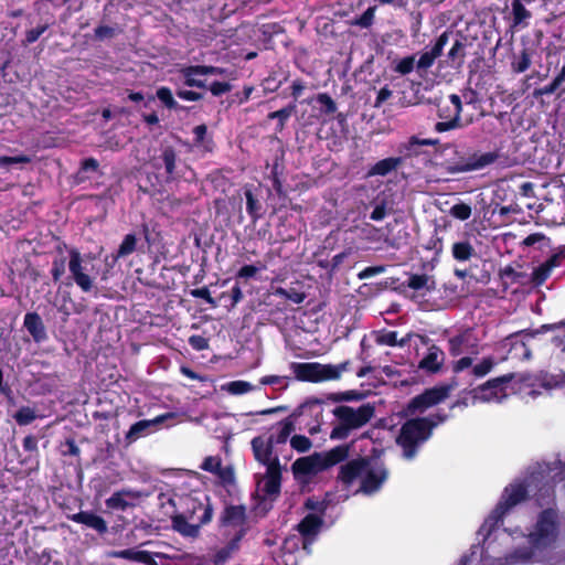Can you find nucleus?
I'll use <instances>...</instances> for the list:
<instances>
[{
  "label": "nucleus",
  "instance_id": "obj_35",
  "mask_svg": "<svg viewBox=\"0 0 565 565\" xmlns=\"http://www.w3.org/2000/svg\"><path fill=\"white\" fill-rule=\"evenodd\" d=\"M452 257L457 262H468L476 256V250L469 241H460L452 244Z\"/></svg>",
  "mask_w": 565,
  "mask_h": 565
},
{
  "label": "nucleus",
  "instance_id": "obj_24",
  "mask_svg": "<svg viewBox=\"0 0 565 565\" xmlns=\"http://www.w3.org/2000/svg\"><path fill=\"white\" fill-rule=\"evenodd\" d=\"M565 259V252L551 255L545 262L535 267L529 278L534 287L542 286L552 275L554 268L559 267Z\"/></svg>",
  "mask_w": 565,
  "mask_h": 565
},
{
  "label": "nucleus",
  "instance_id": "obj_62",
  "mask_svg": "<svg viewBox=\"0 0 565 565\" xmlns=\"http://www.w3.org/2000/svg\"><path fill=\"white\" fill-rule=\"evenodd\" d=\"M191 295L194 298L203 299L205 302H207L212 308H215L217 306L215 299L211 296V292L206 286L192 289Z\"/></svg>",
  "mask_w": 565,
  "mask_h": 565
},
{
  "label": "nucleus",
  "instance_id": "obj_54",
  "mask_svg": "<svg viewBox=\"0 0 565 565\" xmlns=\"http://www.w3.org/2000/svg\"><path fill=\"white\" fill-rule=\"evenodd\" d=\"M450 215L460 221H467L472 213L471 206L467 203L459 202L450 207Z\"/></svg>",
  "mask_w": 565,
  "mask_h": 565
},
{
  "label": "nucleus",
  "instance_id": "obj_34",
  "mask_svg": "<svg viewBox=\"0 0 565 565\" xmlns=\"http://www.w3.org/2000/svg\"><path fill=\"white\" fill-rule=\"evenodd\" d=\"M499 276L505 286L524 285L530 278L525 273L515 270L511 265L500 268Z\"/></svg>",
  "mask_w": 565,
  "mask_h": 565
},
{
  "label": "nucleus",
  "instance_id": "obj_49",
  "mask_svg": "<svg viewBox=\"0 0 565 565\" xmlns=\"http://www.w3.org/2000/svg\"><path fill=\"white\" fill-rule=\"evenodd\" d=\"M137 237L135 234H127L118 249L116 250V257H126L136 250Z\"/></svg>",
  "mask_w": 565,
  "mask_h": 565
},
{
  "label": "nucleus",
  "instance_id": "obj_17",
  "mask_svg": "<svg viewBox=\"0 0 565 565\" xmlns=\"http://www.w3.org/2000/svg\"><path fill=\"white\" fill-rule=\"evenodd\" d=\"M291 471L298 483H308L312 476L323 471L320 461V452L296 459L291 465Z\"/></svg>",
  "mask_w": 565,
  "mask_h": 565
},
{
  "label": "nucleus",
  "instance_id": "obj_38",
  "mask_svg": "<svg viewBox=\"0 0 565 565\" xmlns=\"http://www.w3.org/2000/svg\"><path fill=\"white\" fill-rule=\"evenodd\" d=\"M411 340V334H406L402 339H397V331H386L383 330L376 337V343L388 347H399L403 348L408 344Z\"/></svg>",
  "mask_w": 565,
  "mask_h": 565
},
{
  "label": "nucleus",
  "instance_id": "obj_16",
  "mask_svg": "<svg viewBox=\"0 0 565 565\" xmlns=\"http://www.w3.org/2000/svg\"><path fill=\"white\" fill-rule=\"evenodd\" d=\"M448 352L452 358L462 354H478L479 340L472 329H465L448 339Z\"/></svg>",
  "mask_w": 565,
  "mask_h": 565
},
{
  "label": "nucleus",
  "instance_id": "obj_55",
  "mask_svg": "<svg viewBox=\"0 0 565 565\" xmlns=\"http://www.w3.org/2000/svg\"><path fill=\"white\" fill-rule=\"evenodd\" d=\"M99 169V162L90 157V158H85L84 160H82L81 162V168H79V171L77 172V178L79 181H84L85 179H87L86 175H84V173L90 171V172H97Z\"/></svg>",
  "mask_w": 565,
  "mask_h": 565
},
{
  "label": "nucleus",
  "instance_id": "obj_14",
  "mask_svg": "<svg viewBox=\"0 0 565 565\" xmlns=\"http://www.w3.org/2000/svg\"><path fill=\"white\" fill-rule=\"evenodd\" d=\"M540 331L522 330L505 337L501 345L508 350L507 359L524 361L531 358L532 351L529 342L535 338Z\"/></svg>",
  "mask_w": 565,
  "mask_h": 565
},
{
  "label": "nucleus",
  "instance_id": "obj_52",
  "mask_svg": "<svg viewBox=\"0 0 565 565\" xmlns=\"http://www.w3.org/2000/svg\"><path fill=\"white\" fill-rule=\"evenodd\" d=\"M513 24L519 25L531 17V12L524 7L521 0L512 1Z\"/></svg>",
  "mask_w": 565,
  "mask_h": 565
},
{
  "label": "nucleus",
  "instance_id": "obj_51",
  "mask_svg": "<svg viewBox=\"0 0 565 565\" xmlns=\"http://www.w3.org/2000/svg\"><path fill=\"white\" fill-rule=\"evenodd\" d=\"M316 100L321 106V114L333 115L337 111V104L329 94L319 93L316 97Z\"/></svg>",
  "mask_w": 565,
  "mask_h": 565
},
{
  "label": "nucleus",
  "instance_id": "obj_50",
  "mask_svg": "<svg viewBox=\"0 0 565 565\" xmlns=\"http://www.w3.org/2000/svg\"><path fill=\"white\" fill-rule=\"evenodd\" d=\"M376 7H369L360 17L354 18L351 21V25H356L362 29H369L374 22Z\"/></svg>",
  "mask_w": 565,
  "mask_h": 565
},
{
  "label": "nucleus",
  "instance_id": "obj_29",
  "mask_svg": "<svg viewBox=\"0 0 565 565\" xmlns=\"http://www.w3.org/2000/svg\"><path fill=\"white\" fill-rule=\"evenodd\" d=\"M109 556L115 558H122L131 562L142 563L145 565H158L154 556L164 557L162 553H152L149 551H137L134 548H126L120 551L110 552Z\"/></svg>",
  "mask_w": 565,
  "mask_h": 565
},
{
  "label": "nucleus",
  "instance_id": "obj_1",
  "mask_svg": "<svg viewBox=\"0 0 565 565\" xmlns=\"http://www.w3.org/2000/svg\"><path fill=\"white\" fill-rule=\"evenodd\" d=\"M175 505V509L167 511L166 515L171 519L172 530L183 537H199L201 527L213 519L214 510L209 497L202 502L191 494H181Z\"/></svg>",
  "mask_w": 565,
  "mask_h": 565
},
{
  "label": "nucleus",
  "instance_id": "obj_21",
  "mask_svg": "<svg viewBox=\"0 0 565 565\" xmlns=\"http://www.w3.org/2000/svg\"><path fill=\"white\" fill-rule=\"evenodd\" d=\"M371 463L369 457H358L342 465L339 470L338 480L345 486H351L358 478L362 477Z\"/></svg>",
  "mask_w": 565,
  "mask_h": 565
},
{
  "label": "nucleus",
  "instance_id": "obj_53",
  "mask_svg": "<svg viewBox=\"0 0 565 565\" xmlns=\"http://www.w3.org/2000/svg\"><path fill=\"white\" fill-rule=\"evenodd\" d=\"M65 269H66V257H64V256L55 257L52 262V268H51V276L55 284L61 281L62 277L65 274Z\"/></svg>",
  "mask_w": 565,
  "mask_h": 565
},
{
  "label": "nucleus",
  "instance_id": "obj_45",
  "mask_svg": "<svg viewBox=\"0 0 565 565\" xmlns=\"http://www.w3.org/2000/svg\"><path fill=\"white\" fill-rule=\"evenodd\" d=\"M38 415L34 408L29 406L20 407L13 415L14 420L19 426H26L36 419Z\"/></svg>",
  "mask_w": 565,
  "mask_h": 565
},
{
  "label": "nucleus",
  "instance_id": "obj_60",
  "mask_svg": "<svg viewBox=\"0 0 565 565\" xmlns=\"http://www.w3.org/2000/svg\"><path fill=\"white\" fill-rule=\"evenodd\" d=\"M303 507H305V509L318 512L319 513L318 515L323 516V514L326 513L328 504H327L326 501H320V500H317L315 498H307L306 501H305Z\"/></svg>",
  "mask_w": 565,
  "mask_h": 565
},
{
  "label": "nucleus",
  "instance_id": "obj_10",
  "mask_svg": "<svg viewBox=\"0 0 565 565\" xmlns=\"http://www.w3.org/2000/svg\"><path fill=\"white\" fill-rule=\"evenodd\" d=\"M535 481H537V477L532 475L527 481V484L515 483L507 487L503 491L501 500L491 513V519H493L495 523L501 522L504 515L512 508L527 499L529 488H531Z\"/></svg>",
  "mask_w": 565,
  "mask_h": 565
},
{
  "label": "nucleus",
  "instance_id": "obj_25",
  "mask_svg": "<svg viewBox=\"0 0 565 565\" xmlns=\"http://www.w3.org/2000/svg\"><path fill=\"white\" fill-rule=\"evenodd\" d=\"M281 490V466L279 458H275L273 462L266 467L265 482L263 486V492L271 498H276L280 494Z\"/></svg>",
  "mask_w": 565,
  "mask_h": 565
},
{
  "label": "nucleus",
  "instance_id": "obj_33",
  "mask_svg": "<svg viewBox=\"0 0 565 565\" xmlns=\"http://www.w3.org/2000/svg\"><path fill=\"white\" fill-rule=\"evenodd\" d=\"M537 507L545 509L555 503V487L550 481L543 483L534 494Z\"/></svg>",
  "mask_w": 565,
  "mask_h": 565
},
{
  "label": "nucleus",
  "instance_id": "obj_61",
  "mask_svg": "<svg viewBox=\"0 0 565 565\" xmlns=\"http://www.w3.org/2000/svg\"><path fill=\"white\" fill-rule=\"evenodd\" d=\"M49 29V24L38 25L34 29L26 31L23 43L25 45L32 44L39 40V38Z\"/></svg>",
  "mask_w": 565,
  "mask_h": 565
},
{
  "label": "nucleus",
  "instance_id": "obj_43",
  "mask_svg": "<svg viewBox=\"0 0 565 565\" xmlns=\"http://www.w3.org/2000/svg\"><path fill=\"white\" fill-rule=\"evenodd\" d=\"M438 143V139L430 138H419L417 136H412L406 143L403 145V149L406 152V156L417 154L416 148L419 146H435Z\"/></svg>",
  "mask_w": 565,
  "mask_h": 565
},
{
  "label": "nucleus",
  "instance_id": "obj_4",
  "mask_svg": "<svg viewBox=\"0 0 565 565\" xmlns=\"http://www.w3.org/2000/svg\"><path fill=\"white\" fill-rule=\"evenodd\" d=\"M435 427L436 423H431L426 417L406 420L396 438L397 445L403 449V456L408 460L413 459L417 455L418 448L430 438Z\"/></svg>",
  "mask_w": 565,
  "mask_h": 565
},
{
  "label": "nucleus",
  "instance_id": "obj_56",
  "mask_svg": "<svg viewBox=\"0 0 565 565\" xmlns=\"http://www.w3.org/2000/svg\"><path fill=\"white\" fill-rule=\"evenodd\" d=\"M290 446L298 452H307L308 450H310L312 443L305 435H294L290 439Z\"/></svg>",
  "mask_w": 565,
  "mask_h": 565
},
{
  "label": "nucleus",
  "instance_id": "obj_47",
  "mask_svg": "<svg viewBox=\"0 0 565 565\" xmlns=\"http://www.w3.org/2000/svg\"><path fill=\"white\" fill-rule=\"evenodd\" d=\"M531 55L527 49H523L520 55L514 56L511 67L514 73H524L531 65Z\"/></svg>",
  "mask_w": 565,
  "mask_h": 565
},
{
  "label": "nucleus",
  "instance_id": "obj_22",
  "mask_svg": "<svg viewBox=\"0 0 565 565\" xmlns=\"http://www.w3.org/2000/svg\"><path fill=\"white\" fill-rule=\"evenodd\" d=\"M387 477L388 471L383 465L377 467L370 465L362 477L359 491L367 495L373 494L381 489Z\"/></svg>",
  "mask_w": 565,
  "mask_h": 565
},
{
  "label": "nucleus",
  "instance_id": "obj_6",
  "mask_svg": "<svg viewBox=\"0 0 565 565\" xmlns=\"http://www.w3.org/2000/svg\"><path fill=\"white\" fill-rule=\"evenodd\" d=\"M323 403V399L311 397L308 398L306 402H303L301 405H299L290 415V417L281 420L279 423L280 429L277 434H270L267 439L271 441L274 446L277 445H286L289 436L295 430V425L292 419H297L305 414H309L310 416H315L317 418V424L308 429L310 435H315L320 431V422L318 420V417L322 416V408L321 405Z\"/></svg>",
  "mask_w": 565,
  "mask_h": 565
},
{
  "label": "nucleus",
  "instance_id": "obj_37",
  "mask_svg": "<svg viewBox=\"0 0 565 565\" xmlns=\"http://www.w3.org/2000/svg\"><path fill=\"white\" fill-rule=\"evenodd\" d=\"M296 107L295 103H290L286 107L267 115L268 120L277 119L276 132H281L285 129L286 122L296 111Z\"/></svg>",
  "mask_w": 565,
  "mask_h": 565
},
{
  "label": "nucleus",
  "instance_id": "obj_64",
  "mask_svg": "<svg viewBox=\"0 0 565 565\" xmlns=\"http://www.w3.org/2000/svg\"><path fill=\"white\" fill-rule=\"evenodd\" d=\"M175 95L180 99L188 100V102H198V100L203 99V97H204L203 93H199V92L190 90V89H184V88H178L175 90Z\"/></svg>",
  "mask_w": 565,
  "mask_h": 565
},
{
  "label": "nucleus",
  "instance_id": "obj_15",
  "mask_svg": "<svg viewBox=\"0 0 565 565\" xmlns=\"http://www.w3.org/2000/svg\"><path fill=\"white\" fill-rule=\"evenodd\" d=\"M290 366L295 377L301 382L321 383L331 381L330 377L335 375L328 364L319 362H292Z\"/></svg>",
  "mask_w": 565,
  "mask_h": 565
},
{
  "label": "nucleus",
  "instance_id": "obj_42",
  "mask_svg": "<svg viewBox=\"0 0 565 565\" xmlns=\"http://www.w3.org/2000/svg\"><path fill=\"white\" fill-rule=\"evenodd\" d=\"M364 396L365 395L362 392H359L356 390H350L345 392L329 393L327 395V399L333 403L356 402L363 399Z\"/></svg>",
  "mask_w": 565,
  "mask_h": 565
},
{
  "label": "nucleus",
  "instance_id": "obj_48",
  "mask_svg": "<svg viewBox=\"0 0 565 565\" xmlns=\"http://www.w3.org/2000/svg\"><path fill=\"white\" fill-rule=\"evenodd\" d=\"M416 68V55H408L395 62L393 71L401 74L407 75Z\"/></svg>",
  "mask_w": 565,
  "mask_h": 565
},
{
  "label": "nucleus",
  "instance_id": "obj_36",
  "mask_svg": "<svg viewBox=\"0 0 565 565\" xmlns=\"http://www.w3.org/2000/svg\"><path fill=\"white\" fill-rule=\"evenodd\" d=\"M131 495L130 490H121L114 492L108 499H106L105 504L107 509L113 511H126L131 504L126 500V497Z\"/></svg>",
  "mask_w": 565,
  "mask_h": 565
},
{
  "label": "nucleus",
  "instance_id": "obj_11",
  "mask_svg": "<svg viewBox=\"0 0 565 565\" xmlns=\"http://www.w3.org/2000/svg\"><path fill=\"white\" fill-rule=\"evenodd\" d=\"M452 385L443 384L430 388H426L422 394L414 396L405 406L404 414L406 416H414L422 414L428 408L440 404L450 394Z\"/></svg>",
  "mask_w": 565,
  "mask_h": 565
},
{
  "label": "nucleus",
  "instance_id": "obj_28",
  "mask_svg": "<svg viewBox=\"0 0 565 565\" xmlns=\"http://www.w3.org/2000/svg\"><path fill=\"white\" fill-rule=\"evenodd\" d=\"M252 449L254 452L255 459L268 467L270 462L274 461L275 458H278L276 454H274L275 446L267 438L263 436L254 437L250 441Z\"/></svg>",
  "mask_w": 565,
  "mask_h": 565
},
{
  "label": "nucleus",
  "instance_id": "obj_41",
  "mask_svg": "<svg viewBox=\"0 0 565 565\" xmlns=\"http://www.w3.org/2000/svg\"><path fill=\"white\" fill-rule=\"evenodd\" d=\"M156 97L170 110L184 109L183 106L179 105L174 99L173 94L169 87L161 86L156 92Z\"/></svg>",
  "mask_w": 565,
  "mask_h": 565
},
{
  "label": "nucleus",
  "instance_id": "obj_9",
  "mask_svg": "<svg viewBox=\"0 0 565 565\" xmlns=\"http://www.w3.org/2000/svg\"><path fill=\"white\" fill-rule=\"evenodd\" d=\"M516 376L518 374L511 372L490 379L487 382L470 390L468 394L473 401L483 403L502 402L508 396L507 385L515 380Z\"/></svg>",
  "mask_w": 565,
  "mask_h": 565
},
{
  "label": "nucleus",
  "instance_id": "obj_23",
  "mask_svg": "<svg viewBox=\"0 0 565 565\" xmlns=\"http://www.w3.org/2000/svg\"><path fill=\"white\" fill-rule=\"evenodd\" d=\"M469 46H472V43L469 41V39L460 33H457L454 38L452 45L447 53V65L452 70L460 71L465 64Z\"/></svg>",
  "mask_w": 565,
  "mask_h": 565
},
{
  "label": "nucleus",
  "instance_id": "obj_3",
  "mask_svg": "<svg viewBox=\"0 0 565 565\" xmlns=\"http://www.w3.org/2000/svg\"><path fill=\"white\" fill-rule=\"evenodd\" d=\"M332 414L338 420L330 433L332 440L347 439L352 430L365 426L375 414V407L371 403H365L358 408L339 405L332 409Z\"/></svg>",
  "mask_w": 565,
  "mask_h": 565
},
{
  "label": "nucleus",
  "instance_id": "obj_44",
  "mask_svg": "<svg viewBox=\"0 0 565 565\" xmlns=\"http://www.w3.org/2000/svg\"><path fill=\"white\" fill-rule=\"evenodd\" d=\"M495 365L497 362L492 356L483 358L478 364L472 366L471 374L477 379L484 377Z\"/></svg>",
  "mask_w": 565,
  "mask_h": 565
},
{
  "label": "nucleus",
  "instance_id": "obj_12",
  "mask_svg": "<svg viewBox=\"0 0 565 565\" xmlns=\"http://www.w3.org/2000/svg\"><path fill=\"white\" fill-rule=\"evenodd\" d=\"M151 164L157 171L163 169V175L167 183L179 181L183 178V169L190 170L186 164L178 162V154L172 146L163 147L160 154L152 159Z\"/></svg>",
  "mask_w": 565,
  "mask_h": 565
},
{
  "label": "nucleus",
  "instance_id": "obj_57",
  "mask_svg": "<svg viewBox=\"0 0 565 565\" xmlns=\"http://www.w3.org/2000/svg\"><path fill=\"white\" fill-rule=\"evenodd\" d=\"M179 494L163 493L160 492L158 495L159 505L161 509H164V513L167 511H173L175 509V503L178 501Z\"/></svg>",
  "mask_w": 565,
  "mask_h": 565
},
{
  "label": "nucleus",
  "instance_id": "obj_27",
  "mask_svg": "<svg viewBox=\"0 0 565 565\" xmlns=\"http://www.w3.org/2000/svg\"><path fill=\"white\" fill-rule=\"evenodd\" d=\"M445 362L444 351L436 344H431L425 356L419 361L418 369L425 371L428 374L438 373Z\"/></svg>",
  "mask_w": 565,
  "mask_h": 565
},
{
  "label": "nucleus",
  "instance_id": "obj_32",
  "mask_svg": "<svg viewBox=\"0 0 565 565\" xmlns=\"http://www.w3.org/2000/svg\"><path fill=\"white\" fill-rule=\"evenodd\" d=\"M404 161L403 157H388L374 163L367 170L366 177H385L395 171Z\"/></svg>",
  "mask_w": 565,
  "mask_h": 565
},
{
  "label": "nucleus",
  "instance_id": "obj_59",
  "mask_svg": "<svg viewBox=\"0 0 565 565\" xmlns=\"http://www.w3.org/2000/svg\"><path fill=\"white\" fill-rule=\"evenodd\" d=\"M60 451L62 456L78 457L81 454V450L73 438H67L64 443H62L60 446Z\"/></svg>",
  "mask_w": 565,
  "mask_h": 565
},
{
  "label": "nucleus",
  "instance_id": "obj_31",
  "mask_svg": "<svg viewBox=\"0 0 565 565\" xmlns=\"http://www.w3.org/2000/svg\"><path fill=\"white\" fill-rule=\"evenodd\" d=\"M23 326L35 342L40 343L47 338L45 326L38 312L25 313Z\"/></svg>",
  "mask_w": 565,
  "mask_h": 565
},
{
  "label": "nucleus",
  "instance_id": "obj_2",
  "mask_svg": "<svg viewBox=\"0 0 565 565\" xmlns=\"http://www.w3.org/2000/svg\"><path fill=\"white\" fill-rule=\"evenodd\" d=\"M218 529L227 542L213 555V563L221 565L241 550V542L250 530L247 509L244 504H226L218 518Z\"/></svg>",
  "mask_w": 565,
  "mask_h": 565
},
{
  "label": "nucleus",
  "instance_id": "obj_18",
  "mask_svg": "<svg viewBox=\"0 0 565 565\" xmlns=\"http://www.w3.org/2000/svg\"><path fill=\"white\" fill-rule=\"evenodd\" d=\"M323 525V518L316 513L307 514L298 524L297 531L302 539V548L307 553H311V546L317 540L318 534Z\"/></svg>",
  "mask_w": 565,
  "mask_h": 565
},
{
  "label": "nucleus",
  "instance_id": "obj_26",
  "mask_svg": "<svg viewBox=\"0 0 565 565\" xmlns=\"http://www.w3.org/2000/svg\"><path fill=\"white\" fill-rule=\"evenodd\" d=\"M67 519L94 530L98 535H105L108 532V525L105 519L93 511H79L67 515Z\"/></svg>",
  "mask_w": 565,
  "mask_h": 565
},
{
  "label": "nucleus",
  "instance_id": "obj_13",
  "mask_svg": "<svg viewBox=\"0 0 565 565\" xmlns=\"http://www.w3.org/2000/svg\"><path fill=\"white\" fill-rule=\"evenodd\" d=\"M438 117L443 121L435 125V130L438 132L449 131L460 127V114L462 110L461 98L457 94H451L448 100H443L438 105Z\"/></svg>",
  "mask_w": 565,
  "mask_h": 565
},
{
  "label": "nucleus",
  "instance_id": "obj_58",
  "mask_svg": "<svg viewBox=\"0 0 565 565\" xmlns=\"http://www.w3.org/2000/svg\"><path fill=\"white\" fill-rule=\"evenodd\" d=\"M253 390V385L246 381H233L227 384V391L233 395H242Z\"/></svg>",
  "mask_w": 565,
  "mask_h": 565
},
{
  "label": "nucleus",
  "instance_id": "obj_46",
  "mask_svg": "<svg viewBox=\"0 0 565 565\" xmlns=\"http://www.w3.org/2000/svg\"><path fill=\"white\" fill-rule=\"evenodd\" d=\"M429 277L426 274H412L406 282V286L413 290L427 289L433 290L435 287L429 286Z\"/></svg>",
  "mask_w": 565,
  "mask_h": 565
},
{
  "label": "nucleus",
  "instance_id": "obj_63",
  "mask_svg": "<svg viewBox=\"0 0 565 565\" xmlns=\"http://www.w3.org/2000/svg\"><path fill=\"white\" fill-rule=\"evenodd\" d=\"M206 88H209L213 96H222L223 94L231 92L232 85L227 82L214 81Z\"/></svg>",
  "mask_w": 565,
  "mask_h": 565
},
{
  "label": "nucleus",
  "instance_id": "obj_39",
  "mask_svg": "<svg viewBox=\"0 0 565 565\" xmlns=\"http://www.w3.org/2000/svg\"><path fill=\"white\" fill-rule=\"evenodd\" d=\"M196 65H189L180 68V74L183 76V84L188 87H196L206 89L207 85L204 79L196 78V76L202 75L199 72H195Z\"/></svg>",
  "mask_w": 565,
  "mask_h": 565
},
{
  "label": "nucleus",
  "instance_id": "obj_5",
  "mask_svg": "<svg viewBox=\"0 0 565 565\" xmlns=\"http://www.w3.org/2000/svg\"><path fill=\"white\" fill-rule=\"evenodd\" d=\"M558 534V511L555 508H545L537 514L527 540L532 548L542 551L551 547L557 541Z\"/></svg>",
  "mask_w": 565,
  "mask_h": 565
},
{
  "label": "nucleus",
  "instance_id": "obj_40",
  "mask_svg": "<svg viewBox=\"0 0 565 565\" xmlns=\"http://www.w3.org/2000/svg\"><path fill=\"white\" fill-rule=\"evenodd\" d=\"M244 194L246 199V211L253 224H255L263 216V205L250 189H246Z\"/></svg>",
  "mask_w": 565,
  "mask_h": 565
},
{
  "label": "nucleus",
  "instance_id": "obj_8",
  "mask_svg": "<svg viewBox=\"0 0 565 565\" xmlns=\"http://www.w3.org/2000/svg\"><path fill=\"white\" fill-rule=\"evenodd\" d=\"M68 257L70 276L67 285L74 282L83 292H90L95 280V267L92 264L96 259L95 255L90 253L82 255L77 248H71Z\"/></svg>",
  "mask_w": 565,
  "mask_h": 565
},
{
  "label": "nucleus",
  "instance_id": "obj_30",
  "mask_svg": "<svg viewBox=\"0 0 565 565\" xmlns=\"http://www.w3.org/2000/svg\"><path fill=\"white\" fill-rule=\"evenodd\" d=\"M351 445L343 444L333 447L332 449L320 454V461L323 470H327L340 462L348 459L350 455Z\"/></svg>",
  "mask_w": 565,
  "mask_h": 565
},
{
  "label": "nucleus",
  "instance_id": "obj_19",
  "mask_svg": "<svg viewBox=\"0 0 565 565\" xmlns=\"http://www.w3.org/2000/svg\"><path fill=\"white\" fill-rule=\"evenodd\" d=\"M173 413L161 414L152 419H142L132 424L125 435L126 446H130L141 437L148 436L159 425L163 424L167 419L173 418Z\"/></svg>",
  "mask_w": 565,
  "mask_h": 565
},
{
  "label": "nucleus",
  "instance_id": "obj_20",
  "mask_svg": "<svg viewBox=\"0 0 565 565\" xmlns=\"http://www.w3.org/2000/svg\"><path fill=\"white\" fill-rule=\"evenodd\" d=\"M451 32L444 31L435 41L429 51H425L420 54L419 58L416 60V71L419 76H425L428 70L434 65L437 57L443 54L445 46L449 41Z\"/></svg>",
  "mask_w": 565,
  "mask_h": 565
},
{
  "label": "nucleus",
  "instance_id": "obj_7",
  "mask_svg": "<svg viewBox=\"0 0 565 565\" xmlns=\"http://www.w3.org/2000/svg\"><path fill=\"white\" fill-rule=\"evenodd\" d=\"M498 151H455V157L446 159L441 167L449 174L478 171L493 164L499 159Z\"/></svg>",
  "mask_w": 565,
  "mask_h": 565
}]
</instances>
